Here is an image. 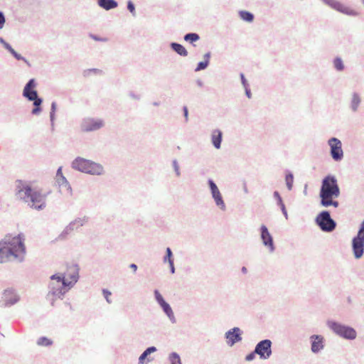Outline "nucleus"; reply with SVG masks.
<instances>
[{
    "label": "nucleus",
    "mask_w": 364,
    "mask_h": 364,
    "mask_svg": "<svg viewBox=\"0 0 364 364\" xmlns=\"http://www.w3.org/2000/svg\"><path fill=\"white\" fill-rule=\"evenodd\" d=\"M329 326L336 334L345 338L354 339L356 337V331L353 328L336 322L330 323Z\"/></svg>",
    "instance_id": "8"
},
{
    "label": "nucleus",
    "mask_w": 364,
    "mask_h": 364,
    "mask_svg": "<svg viewBox=\"0 0 364 364\" xmlns=\"http://www.w3.org/2000/svg\"><path fill=\"white\" fill-rule=\"evenodd\" d=\"M261 237L263 244L272 251L274 250L273 240L265 225L261 226Z\"/></svg>",
    "instance_id": "14"
},
{
    "label": "nucleus",
    "mask_w": 364,
    "mask_h": 364,
    "mask_svg": "<svg viewBox=\"0 0 364 364\" xmlns=\"http://www.w3.org/2000/svg\"><path fill=\"white\" fill-rule=\"evenodd\" d=\"M360 102L359 96L354 94L352 98L351 107L354 111H356Z\"/></svg>",
    "instance_id": "27"
},
{
    "label": "nucleus",
    "mask_w": 364,
    "mask_h": 364,
    "mask_svg": "<svg viewBox=\"0 0 364 364\" xmlns=\"http://www.w3.org/2000/svg\"><path fill=\"white\" fill-rule=\"evenodd\" d=\"M169 360L171 364H181L180 357L175 353L170 355Z\"/></svg>",
    "instance_id": "29"
},
{
    "label": "nucleus",
    "mask_w": 364,
    "mask_h": 364,
    "mask_svg": "<svg viewBox=\"0 0 364 364\" xmlns=\"http://www.w3.org/2000/svg\"><path fill=\"white\" fill-rule=\"evenodd\" d=\"M325 3L332 9L346 15L356 16L358 13L353 9L336 0H324Z\"/></svg>",
    "instance_id": "12"
},
{
    "label": "nucleus",
    "mask_w": 364,
    "mask_h": 364,
    "mask_svg": "<svg viewBox=\"0 0 364 364\" xmlns=\"http://www.w3.org/2000/svg\"><path fill=\"white\" fill-rule=\"evenodd\" d=\"M311 338L313 339L311 344L312 351L314 353L318 352L323 347V338L318 336H313Z\"/></svg>",
    "instance_id": "17"
},
{
    "label": "nucleus",
    "mask_w": 364,
    "mask_h": 364,
    "mask_svg": "<svg viewBox=\"0 0 364 364\" xmlns=\"http://www.w3.org/2000/svg\"><path fill=\"white\" fill-rule=\"evenodd\" d=\"M352 247L355 258H360L364 252V220L360 225L358 235L353 239Z\"/></svg>",
    "instance_id": "7"
},
{
    "label": "nucleus",
    "mask_w": 364,
    "mask_h": 364,
    "mask_svg": "<svg viewBox=\"0 0 364 364\" xmlns=\"http://www.w3.org/2000/svg\"><path fill=\"white\" fill-rule=\"evenodd\" d=\"M245 90H246V95L247 96L250 98L251 97V93H250V91L247 88V87H245Z\"/></svg>",
    "instance_id": "48"
},
{
    "label": "nucleus",
    "mask_w": 364,
    "mask_h": 364,
    "mask_svg": "<svg viewBox=\"0 0 364 364\" xmlns=\"http://www.w3.org/2000/svg\"><path fill=\"white\" fill-rule=\"evenodd\" d=\"M209 185L211 190V193L217 205L223 208L225 207L224 201L222 198V196L214 182L211 180L209 181Z\"/></svg>",
    "instance_id": "13"
},
{
    "label": "nucleus",
    "mask_w": 364,
    "mask_h": 364,
    "mask_svg": "<svg viewBox=\"0 0 364 364\" xmlns=\"http://www.w3.org/2000/svg\"><path fill=\"white\" fill-rule=\"evenodd\" d=\"M130 267L133 269L134 272H136L137 269V266L135 264H132Z\"/></svg>",
    "instance_id": "47"
},
{
    "label": "nucleus",
    "mask_w": 364,
    "mask_h": 364,
    "mask_svg": "<svg viewBox=\"0 0 364 364\" xmlns=\"http://www.w3.org/2000/svg\"><path fill=\"white\" fill-rule=\"evenodd\" d=\"M168 259V262H170V259H172V252L169 247L166 249V256L164 258V261L166 262Z\"/></svg>",
    "instance_id": "34"
},
{
    "label": "nucleus",
    "mask_w": 364,
    "mask_h": 364,
    "mask_svg": "<svg viewBox=\"0 0 364 364\" xmlns=\"http://www.w3.org/2000/svg\"><path fill=\"white\" fill-rule=\"evenodd\" d=\"M154 294H155L156 301H158V303L160 305L165 301L163 296H161V294L159 293V291L158 290H155Z\"/></svg>",
    "instance_id": "32"
},
{
    "label": "nucleus",
    "mask_w": 364,
    "mask_h": 364,
    "mask_svg": "<svg viewBox=\"0 0 364 364\" xmlns=\"http://www.w3.org/2000/svg\"><path fill=\"white\" fill-rule=\"evenodd\" d=\"M363 3L364 4V0H362Z\"/></svg>",
    "instance_id": "52"
},
{
    "label": "nucleus",
    "mask_w": 364,
    "mask_h": 364,
    "mask_svg": "<svg viewBox=\"0 0 364 364\" xmlns=\"http://www.w3.org/2000/svg\"><path fill=\"white\" fill-rule=\"evenodd\" d=\"M183 112H184V116L186 117V119L188 120V112L187 107H183Z\"/></svg>",
    "instance_id": "46"
},
{
    "label": "nucleus",
    "mask_w": 364,
    "mask_h": 364,
    "mask_svg": "<svg viewBox=\"0 0 364 364\" xmlns=\"http://www.w3.org/2000/svg\"><path fill=\"white\" fill-rule=\"evenodd\" d=\"M156 350V348L154 346L148 348L139 357V364H144L145 360L150 353H154Z\"/></svg>",
    "instance_id": "23"
},
{
    "label": "nucleus",
    "mask_w": 364,
    "mask_h": 364,
    "mask_svg": "<svg viewBox=\"0 0 364 364\" xmlns=\"http://www.w3.org/2000/svg\"><path fill=\"white\" fill-rule=\"evenodd\" d=\"M333 64H334L335 68L338 70L341 71V70H343L344 68L343 61L340 58H336L333 61Z\"/></svg>",
    "instance_id": "30"
},
{
    "label": "nucleus",
    "mask_w": 364,
    "mask_h": 364,
    "mask_svg": "<svg viewBox=\"0 0 364 364\" xmlns=\"http://www.w3.org/2000/svg\"><path fill=\"white\" fill-rule=\"evenodd\" d=\"M241 80H242V82L243 85H244L245 87H246V85H247V81H246V80H245V76H244V75H243V74H241Z\"/></svg>",
    "instance_id": "45"
},
{
    "label": "nucleus",
    "mask_w": 364,
    "mask_h": 364,
    "mask_svg": "<svg viewBox=\"0 0 364 364\" xmlns=\"http://www.w3.org/2000/svg\"><path fill=\"white\" fill-rule=\"evenodd\" d=\"M172 49L179 54L181 56H187L188 51L181 44L176 43H172L171 45Z\"/></svg>",
    "instance_id": "22"
},
{
    "label": "nucleus",
    "mask_w": 364,
    "mask_h": 364,
    "mask_svg": "<svg viewBox=\"0 0 364 364\" xmlns=\"http://www.w3.org/2000/svg\"><path fill=\"white\" fill-rule=\"evenodd\" d=\"M56 181L60 186H68V189L70 188V186H68V181H67L65 177L63 175L61 167H60L57 171Z\"/></svg>",
    "instance_id": "21"
},
{
    "label": "nucleus",
    "mask_w": 364,
    "mask_h": 364,
    "mask_svg": "<svg viewBox=\"0 0 364 364\" xmlns=\"http://www.w3.org/2000/svg\"><path fill=\"white\" fill-rule=\"evenodd\" d=\"M90 37L94 39L95 41H107V39L106 38H99L94 35H90Z\"/></svg>",
    "instance_id": "41"
},
{
    "label": "nucleus",
    "mask_w": 364,
    "mask_h": 364,
    "mask_svg": "<svg viewBox=\"0 0 364 364\" xmlns=\"http://www.w3.org/2000/svg\"><path fill=\"white\" fill-rule=\"evenodd\" d=\"M17 60H23L26 61V60L18 53H17L15 50H14L12 53H11Z\"/></svg>",
    "instance_id": "39"
},
{
    "label": "nucleus",
    "mask_w": 364,
    "mask_h": 364,
    "mask_svg": "<svg viewBox=\"0 0 364 364\" xmlns=\"http://www.w3.org/2000/svg\"><path fill=\"white\" fill-rule=\"evenodd\" d=\"M36 82L33 79H31L28 81L23 89V96L27 97L31 101H34L33 104L36 107L32 110V114H38L41 112V108L39 107L42 100L40 98H38L37 92L35 90Z\"/></svg>",
    "instance_id": "6"
},
{
    "label": "nucleus",
    "mask_w": 364,
    "mask_h": 364,
    "mask_svg": "<svg viewBox=\"0 0 364 364\" xmlns=\"http://www.w3.org/2000/svg\"><path fill=\"white\" fill-rule=\"evenodd\" d=\"M0 41L1 43H3L4 46L6 49H7L10 53H12L14 50L11 48V46L5 42L2 38H0Z\"/></svg>",
    "instance_id": "35"
},
{
    "label": "nucleus",
    "mask_w": 364,
    "mask_h": 364,
    "mask_svg": "<svg viewBox=\"0 0 364 364\" xmlns=\"http://www.w3.org/2000/svg\"><path fill=\"white\" fill-rule=\"evenodd\" d=\"M279 205L283 214L285 215L286 218H287V213L284 204L283 203V202H282V203H279Z\"/></svg>",
    "instance_id": "42"
},
{
    "label": "nucleus",
    "mask_w": 364,
    "mask_h": 364,
    "mask_svg": "<svg viewBox=\"0 0 364 364\" xmlns=\"http://www.w3.org/2000/svg\"><path fill=\"white\" fill-rule=\"evenodd\" d=\"M272 343L269 340L260 341L255 348V353L258 354L262 359H267L272 354Z\"/></svg>",
    "instance_id": "11"
},
{
    "label": "nucleus",
    "mask_w": 364,
    "mask_h": 364,
    "mask_svg": "<svg viewBox=\"0 0 364 364\" xmlns=\"http://www.w3.org/2000/svg\"><path fill=\"white\" fill-rule=\"evenodd\" d=\"M331 147V156L336 161H341L343 157V151L342 149V143L337 138H331L328 141Z\"/></svg>",
    "instance_id": "9"
},
{
    "label": "nucleus",
    "mask_w": 364,
    "mask_h": 364,
    "mask_svg": "<svg viewBox=\"0 0 364 364\" xmlns=\"http://www.w3.org/2000/svg\"><path fill=\"white\" fill-rule=\"evenodd\" d=\"M73 168L82 172L100 175L103 172V167L97 163L78 157L72 164Z\"/></svg>",
    "instance_id": "5"
},
{
    "label": "nucleus",
    "mask_w": 364,
    "mask_h": 364,
    "mask_svg": "<svg viewBox=\"0 0 364 364\" xmlns=\"http://www.w3.org/2000/svg\"><path fill=\"white\" fill-rule=\"evenodd\" d=\"M5 22V18L1 12H0V29L3 28Z\"/></svg>",
    "instance_id": "40"
},
{
    "label": "nucleus",
    "mask_w": 364,
    "mask_h": 364,
    "mask_svg": "<svg viewBox=\"0 0 364 364\" xmlns=\"http://www.w3.org/2000/svg\"><path fill=\"white\" fill-rule=\"evenodd\" d=\"M247 271L246 268L245 267H243L242 268V272H245Z\"/></svg>",
    "instance_id": "50"
},
{
    "label": "nucleus",
    "mask_w": 364,
    "mask_h": 364,
    "mask_svg": "<svg viewBox=\"0 0 364 364\" xmlns=\"http://www.w3.org/2000/svg\"><path fill=\"white\" fill-rule=\"evenodd\" d=\"M24 240L21 234L14 237L6 235L0 242V263L21 257L26 252Z\"/></svg>",
    "instance_id": "2"
},
{
    "label": "nucleus",
    "mask_w": 364,
    "mask_h": 364,
    "mask_svg": "<svg viewBox=\"0 0 364 364\" xmlns=\"http://www.w3.org/2000/svg\"><path fill=\"white\" fill-rule=\"evenodd\" d=\"M222 132L220 130H214L212 134V143L216 149L220 147Z\"/></svg>",
    "instance_id": "19"
},
{
    "label": "nucleus",
    "mask_w": 364,
    "mask_h": 364,
    "mask_svg": "<svg viewBox=\"0 0 364 364\" xmlns=\"http://www.w3.org/2000/svg\"><path fill=\"white\" fill-rule=\"evenodd\" d=\"M340 195V189L337 180L334 176H328L322 181L320 191L321 204L324 207L333 206L337 208L338 202L335 200Z\"/></svg>",
    "instance_id": "4"
},
{
    "label": "nucleus",
    "mask_w": 364,
    "mask_h": 364,
    "mask_svg": "<svg viewBox=\"0 0 364 364\" xmlns=\"http://www.w3.org/2000/svg\"><path fill=\"white\" fill-rule=\"evenodd\" d=\"M3 299L6 304H13L16 301V296L13 289H6L3 294Z\"/></svg>",
    "instance_id": "18"
},
{
    "label": "nucleus",
    "mask_w": 364,
    "mask_h": 364,
    "mask_svg": "<svg viewBox=\"0 0 364 364\" xmlns=\"http://www.w3.org/2000/svg\"><path fill=\"white\" fill-rule=\"evenodd\" d=\"M151 360H152V359L147 358V361H148V362H149V361H151Z\"/></svg>",
    "instance_id": "51"
},
{
    "label": "nucleus",
    "mask_w": 364,
    "mask_h": 364,
    "mask_svg": "<svg viewBox=\"0 0 364 364\" xmlns=\"http://www.w3.org/2000/svg\"><path fill=\"white\" fill-rule=\"evenodd\" d=\"M127 9L129 10V11L132 14H134V15L135 14V8H134V4L132 3V1L128 2Z\"/></svg>",
    "instance_id": "37"
},
{
    "label": "nucleus",
    "mask_w": 364,
    "mask_h": 364,
    "mask_svg": "<svg viewBox=\"0 0 364 364\" xmlns=\"http://www.w3.org/2000/svg\"><path fill=\"white\" fill-rule=\"evenodd\" d=\"M102 293L107 302L110 303L109 296H111V292L107 289H103Z\"/></svg>",
    "instance_id": "36"
},
{
    "label": "nucleus",
    "mask_w": 364,
    "mask_h": 364,
    "mask_svg": "<svg viewBox=\"0 0 364 364\" xmlns=\"http://www.w3.org/2000/svg\"><path fill=\"white\" fill-rule=\"evenodd\" d=\"M160 306L168 317L173 316V311L168 304L164 301Z\"/></svg>",
    "instance_id": "28"
},
{
    "label": "nucleus",
    "mask_w": 364,
    "mask_h": 364,
    "mask_svg": "<svg viewBox=\"0 0 364 364\" xmlns=\"http://www.w3.org/2000/svg\"><path fill=\"white\" fill-rule=\"evenodd\" d=\"M103 126L102 120H90L84 125V129L87 132L97 130Z\"/></svg>",
    "instance_id": "16"
},
{
    "label": "nucleus",
    "mask_w": 364,
    "mask_h": 364,
    "mask_svg": "<svg viewBox=\"0 0 364 364\" xmlns=\"http://www.w3.org/2000/svg\"><path fill=\"white\" fill-rule=\"evenodd\" d=\"M169 263V265H170V267H171V273H174L175 272V269H174V266H173V259H170V262Z\"/></svg>",
    "instance_id": "43"
},
{
    "label": "nucleus",
    "mask_w": 364,
    "mask_h": 364,
    "mask_svg": "<svg viewBox=\"0 0 364 364\" xmlns=\"http://www.w3.org/2000/svg\"><path fill=\"white\" fill-rule=\"evenodd\" d=\"M77 278L78 272L75 267L70 268V273H65L63 276H51L50 290L46 296L51 306H54L56 300L63 298L64 294L77 282Z\"/></svg>",
    "instance_id": "1"
},
{
    "label": "nucleus",
    "mask_w": 364,
    "mask_h": 364,
    "mask_svg": "<svg viewBox=\"0 0 364 364\" xmlns=\"http://www.w3.org/2000/svg\"><path fill=\"white\" fill-rule=\"evenodd\" d=\"M285 181H286V183H287V186L289 190H291L292 188V184H293V181H294L293 175L291 173L287 174L286 176Z\"/></svg>",
    "instance_id": "31"
},
{
    "label": "nucleus",
    "mask_w": 364,
    "mask_h": 364,
    "mask_svg": "<svg viewBox=\"0 0 364 364\" xmlns=\"http://www.w3.org/2000/svg\"><path fill=\"white\" fill-rule=\"evenodd\" d=\"M205 58H206V60L203 61V62H200L198 64L197 68H196V71H199V70H203V69L207 68V66L208 65V60H209L210 55L208 53H207L205 55Z\"/></svg>",
    "instance_id": "26"
},
{
    "label": "nucleus",
    "mask_w": 364,
    "mask_h": 364,
    "mask_svg": "<svg viewBox=\"0 0 364 364\" xmlns=\"http://www.w3.org/2000/svg\"><path fill=\"white\" fill-rule=\"evenodd\" d=\"M16 183V196L19 199L28 203L31 208L36 210L46 207L45 195L38 190L33 189L29 184L22 181H18Z\"/></svg>",
    "instance_id": "3"
},
{
    "label": "nucleus",
    "mask_w": 364,
    "mask_h": 364,
    "mask_svg": "<svg viewBox=\"0 0 364 364\" xmlns=\"http://www.w3.org/2000/svg\"><path fill=\"white\" fill-rule=\"evenodd\" d=\"M255 354H257V353H255V351H254V352H252V353H250V354H248V355L246 356L245 360H246L247 361H251V360H252L255 358Z\"/></svg>",
    "instance_id": "38"
},
{
    "label": "nucleus",
    "mask_w": 364,
    "mask_h": 364,
    "mask_svg": "<svg viewBox=\"0 0 364 364\" xmlns=\"http://www.w3.org/2000/svg\"><path fill=\"white\" fill-rule=\"evenodd\" d=\"M274 196L278 199L279 203H282V200L278 192H274Z\"/></svg>",
    "instance_id": "44"
},
{
    "label": "nucleus",
    "mask_w": 364,
    "mask_h": 364,
    "mask_svg": "<svg viewBox=\"0 0 364 364\" xmlns=\"http://www.w3.org/2000/svg\"><path fill=\"white\" fill-rule=\"evenodd\" d=\"M316 222L323 230L331 231L335 228L336 224L331 218L328 212L323 211L316 218Z\"/></svg>",
    "instance_id": "10"
},
{
    "label": "nucleus",
    "mask_w": 364,
    "mask_h": 364,
    "mask_svg": "<svg viewBox=\"0 0 364 364\" xmlns=\"http://www.w3.org/2000/svg\"><path fill=\"white\" fill-rule=\"evenodd\" d=\"M99 5L106 10L116 8L117 3L114 0H99Z\"/></svg>",
    "instance_id": "20"
},
{
    "label": "nucleus",
    "mask_w": 364,
    "mask_h": 364,
    "mask_svg": "<svg viewBox=\"0 0 364 364\" xmlns=\"http://www.w3.org/2000/svg\"><path fill=\"white\" fill-rule=\"evenodd\" d=\"M240 18L245 21L247 22H252L254 19V16L250 13L249 11H241L239 13Z\"/></svg>",
    "instance_id": "24"
},
{
    "label": "nucleus",
    "mask_w": 364,
    "mask_h": 364,
    "mask_svg": "<svg viewBox=\"0 0 364 364\" xmlns=\"http://www.w3.org/2000/svg\"><path fill=\"white\" fill-rule=\"evenodd\" d=\"M50 343L51 342L46 338H41L38 341V344L42 346H48Z\"/></svg>",
    "instance_id": "33"
},
{
    "label": "nucleus",
    "mask_w": 364,
    "mask_h": 364,
    "mask_svg": "<svg viewBox=\"0 0 364 364\" xmlns=\"http://www.w3.org/2000/svg\"><path fill=\"white\" fill-rule=\"evenodd\" d=\"M55 109V104L53 103L52 104V109H53V112H54Z\"/></svg>",
    "instance_id": "49"
},
{
    "label": "nucleus",
    "mask_w": 364,
    "mask_h": 364,
    "mask_svg": "<svg viewBox=\"0 0 364 364\" xmlns=\"http://www.w3.org/2000/svg\"><path fill=\"white\" fill-rule=\"evenodd\" d=\"M227 343L230 346L234 345L236 342L240 341L242 338L240 336V330L239 328H234L232 331H229L226 333Z\"/></svg>",
    "instance_id": "15"
},
{
    "label": "nucleus",
    "mask_w": 364,
    "mask_h": 364,
    "mask_svg": "<svg viewBox=\"0 0 364 364\" xmlns=\"http://www.w3.org/2000/svg\"><path fill=\"white\" fill-rule=\"evenodd\" d=\"M199 39V36L197 33H188L184 36V40L187 42L193 43Z\"/></svg>",
    "instance_id": "25"
}]
</instances>
